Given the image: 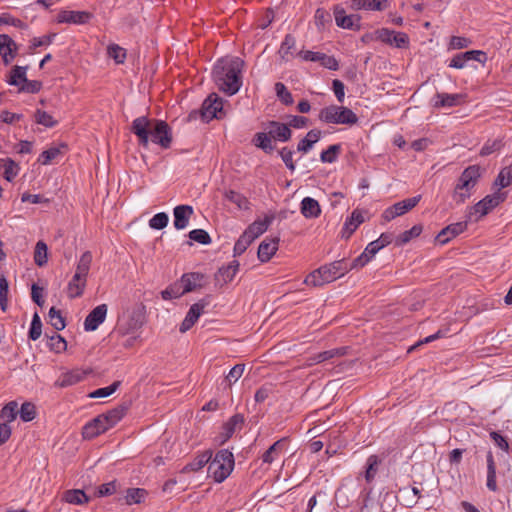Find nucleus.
Here are the masks:
<instances>
[{
    "instance_id": "obj_1",
    "label": "nucleus",
    "mask_w": 512,
    "mask_h": 512,
    "mask_svg": "<svg viewBox=\"0 0 512 512\" xmlns=\"http://www.w3.org/2000/svg\"><path fill=\"white\" fill-rule=\"evenodd\" d=\"M244 61L238 57L220 59L213 69V77L220 90L228 95L236 94L241 85Z\"/></svg>"
},
{
    "instance_id": "obj_2",
    "label": "nucleus",
    "mask_w": 512,
    "mask_h": 512,
    "mask_svg": "<svg viewBox=\"0 0 512 512\" xmlns=\"http://www.w3.org/2000/svg\"><path fill=\"white\" fill-rule=\"evenodd\" d=\"M131 130L138 137L139 143L145 147L148 146L149 138L164 149L171 145V129L165 121L151 122L145 116L138 117L133 121Z\"/></svg>"
},
{
    "instance_id": "obj_3",
    "label": "nucleus",
    "mask_w": 512,
    "mask_h": 512,
    "mask_svg": "<svg viewBox=\"0 0 512 512\" xmlns=\"http://www.w3.org/2000/svg\"><path fill=\"white\" fill-rule=\"evenodd\" d=\"M354 268L352 263L349 264L344 259L334 261L311 272L305 278V283L315 287L321 286L339 279Z\"/></svg>"
},
{
    "instance_id": "obj_4",
    "label": "nucleus",
    "mask_w": 512,
    "mask_h": 512,
    "mask_svg": "<svg viewBox=\"0 0 512 512\" xmlns=\"http://www.w3.org/2000/svg\"><path fill=\"white\" fill-rule=\"evenodd\" d=\"M91 263V252H84L77 262L74 275L67 284V296L70 299L79 298L83 295L87 285V277L90 271Z\"/></svg>"
},
{
    "instance_id": "obj_5",
    "label": "nucleus",
    "mask_w": 512,
    "mask_h": 512,
    "mask_svg": "<svg viewBox=\"0 0 512 512\" xmlns=\"http://www.w3.org/2000/svg\"><path fill=\"white\" fill-rule=\"evenodd\" d=\"M234 468V456L226 450H220L208 465V476L215 482H223Z\"/></svg>"
},
{
    "instance_id": "obj_6",
    "label": "nucleus",
    "mask_w": 512,
    "mask_h": 512,
    "mask_svg": "<svg viewBox=\"0 0 512 512\" xmlns=\"http://www.w3.org/2000/svg\"><path fill=\"white\" fill-rule=\"evenodd\" d=\"M481 177V168L478 165L468 166L460 175L458 183L454 189L455 198L464 202L471 196L472 190L477 185Z\"/></svg>"
},
{
    "instance_id": "obj_7",
    "label": "nucleus",
    "mask_w": 512,
    "mask_h": 512,
    "mask_svg": "<svg viewBox=\"0 0 512 512\" xmlns=\"http://www.w3.org/2000/svg\"><path fill=\"white\" fill-rule=\"evenodd\" d=\"M507 198V192L497 189L493 194L487 195L481 201L472 206L468 217L472 222H479L489 214L495 207L503 203Z\"/></svg>"
},
{
    "instance_id": "obj_8",
    "label": "nucleus",
    "mask_w": 512,
    "mask_h": 512,
    "mask_svg": "<svg viewBox=\"0 0 512 512\" xmlns=\"http://www.w3.org/2000/svg\"><path fill=\"white\" fill-rule=\"evenodd\" d=\"M319 120L331 124L354 125L358 122L357 115L348 107L330 105L320 110Z\"/></svg>"
},
{
    "instance_id": "obj_9",
    "label": "nucleus",
    "mask_w": 512,
    "mask_h": 512,
    "mask_svg": "<svg viewBox=\"0 0 512 512\" xmlns=\"http://www.w3.org/2000/svg\"><path fill=\"white\" fill-rule=\"evenodd\" d=\"M392 236L389 234L382 233L380 237L370 242L364 251L352 261V267L360 268L368 264L374 256L385 246L390 244Z\"/></svg>"
},
{
    "instance_id": "obj_10",
    "label": "nucleus",
    "mask_w": 512,
    "mask_h": 512,
    "mask_svg": "<svg viewBox=\"0 0 512 512\" xmlns=\"http://www.w3.org/2000/svg\"><path fill=\"white\" fill-rule=\"evenodd\" d=\"M421 196H414L404 199L387 208L383 213V219L387 222L394 220L414 208L420 201Z\"/></svg>"
},
{
    "instance_id": "obj_11",
    "label": "nucleus",
    "mask_w": 512,
    "mask_h": 512,
    "mask_svg": "<svg viewBox=\"0 0 512 512\" xmlns=\"http://www.w3.org/2000/svg\"><path fill=\"white\" fill-rule=\"evenodd\" d=\"M265 230L266 229H262V226H248V229L243 232L234 245V257L242 255L254 239Z\"/></svg>"
},
{
    "instance_id": "obj_12",
    "label": "nucleus",
    "mask_w": 512,
    "mask_h": 512,
    "mask_svg": "<svg viewBox=\"0 0 512 512\" xmlns=\"http://www.w3.org/2000/svg\"><path fill=\"white\" fill-rule=\"evenodd\" d=\"M376 38L385 44L397 48L407 47L409 43V37L406 33L395 32L386 28L380 29L376 32Z\"/></svg>"
},
{
    "instance_id": "obj_13",
    "label": "nucleus",
    "mask_w": 512,
    "mask_h": 512,
    "mask_svg": "<svg viewBox=\"0 0 512 512\" xmlns=\"http://www.w3.org/2000/svg\"><path fill=\"white\" fill-rule=\"evenodd\" d=\"M107 312L106 304H100L92 309L84 320V330L87 332L95 331L105 321Z\"/></svg>"
},
{
    "instance_id": "obj_14",
    "label": "nucleus",
    "mask_w": 512,
    "mask_h": 512,
    "mask_svg": "<svg viewBox=\"0 0 512 512\" xmlns=\"http://www.w3.org/2000/svg\"><path fill=\"white\" fill-rule=\"evenodd\" d=\"M223 103L222 99L217 94L213 93L203 102L202 105V117L205 119H213L221 117Z\"/></svg>"
},
{
    "instance_id": "obj_15",
    "label": "nucleus",
    "mask_w": 512,
    "mask_h": 512,
    "mask_svg": "<svg viewBox=\"0 0 512 512\" xmlns=\"http://www.w3.org/2000/svg\"><path fill=\"white\" fill-rule=\"evenodd\" d=\"M92 18V14L87 11L61 10L57 14L58 23L85 24Z\"/></svg>"
},
{
    "instance_id": "obj_16",
    "label": "nucleus",
    "mask_w": 512,
    "mask_h": 512,
    "mask_svg": "<svg viewBox=\"0 0 512 512\" xmlns=\"http://www.w3.org/2000/svg\"><path fill=\"white\" fill-rule=\"evenodd\" d=\"M279 238L266 237L259 245L257 256L260 262H268L278 250Z\"/></svg>"
},
{
    "instance_id": "obj_17",
    "label": "nucleus",
    "mask_w": 512,
    "mask_h": 512,
    "mask_svg": "<svg viewBox=\"0 0 512 512\" xmlns=\"http://www.w3.org/2000/svg\"><path fill=\"white\" fill-rule=\"evenodd\" d=\"M205 275L199 272L185 273L180 278L184 293H189L204 285Z\"/></svg>"
},
{
    "instance_id": "obj_18",
    "label": "nucleus",
    "mask_w": 512,
    "mask_h": 512,
    "mask_svg": "<svg viewBox=\"0 0 512 512\" xmlns=\"http://www.w3.org/2000/svg\"><path fill=\"white\" fill-rule=\"evenodd\" d=\"M465 99V94L437 93L433 105L435 108L454 107L464 103Z\"/></svg>"
},
{
    "instance_id": "obj_19",
    "label": "nucleus",
    "mask_w": 512,
    "mask_h": 512,
    "mask_svg": "<svg viewBox=\"0 0 512 512\" xmlns=\"http://www.w3.org/2000/svg\"><path fill=\"white\" fill-rule=\"evenodd\" d=\"M205 305L201 302L194 303L189 308L184 320L180 325V332L184 333L188 331L199 319L204 312Z\"/></svg>"
},
{
    "instance_id": "obj_20",
    "label": "nucleus",
    "mask_w": 512,
    "mask_h": 512,
    "mask_svg": "<svg viewBox=\"0 0 512 512\" xmlns=\"http://www.w3.org/2000/svg\"><path fill=\"white\" fill-rule=\"evenodd\" d=\"M107 426L102 422L100 415L89 421L83 427L82 435L85 439H93L102 433H105Z\"/></svg>"
},
{
    "instance_id": "obj_21",
    "label": "nucleus",
    "mask_w": 512,
    "mask_h": 512,
    "mask_svg": "<svg viewBox=\"0 0 512 512\" xmlns=\"http://www.w3.org/2000/svg\"><path fill=\"white\" fill-rule=\"evenodd\" d=\"M244 423V417L241 414L233 415L222 427L221 442H226L237 429H240Z\"/></svg>"
},
{
    "instance_id": "obj_22",
    "label": "nucleus",
    "mask_w": 512,
    "mask_h": 512,
    "mask_svg": "<svg viewBox=\"0 0 512 512\" xmlns=\"http://www.w3.org/2000/svg\"><path fill=\"white\" fill-rule=\"evenodd\" d=\"M16 43L7 34L0 35V54L5 64H9L15 56Z\"/></svg>"
},
{
    "instance_id": "obj_23",
    "label": "nucleus",
    "mask_w": 512,
    "mask_h": 512,
    "mask_svg": "<svg viewBox=\"0 0 512 512\" xmlns=\"http://www.w3.org/2000/svg\"><path fill=\"white\" fill-rule=\"evenodd\" d=\"M268 133L273 139L283 142L288 141L291 138V130L289 126L277 121L269 122Z\"/></svg>"
},
{
    "instance_id": "obj_24",
    "label": "nucleus",
    "mask_w": 512,
    "mask_h": 512,
    "mask_svg": "<svg viewBox=\"0 0 512 512\" xmlns=\"http://www.w3.org/2000/svg\"><path fill=\"white\" fill-rule=\"evenodd\" d=\"M486 463H487V480L486 486L488 490L492 492H496L498 490L497 480H496V463L494 460V455L491 451H488L486 455Z\"/></svg>"
},
{
    "instance_id": "obj_25",
    "label": "nucleus",
    "mask_w": 512,
    "mask_h": 512,
    "mask_svg": "<svg viewBox=\"0 0 512 512\" xmlns=\"http://www.w3.org/2000/svg\"><path fill=\"white\" fill-rule=\"evenodd\" d=\"M83 379L84 373L78 369H75L62 373L58 380L55 382V385L62 388L69 387L79 383Z\"/></svg>"
},
{
    "instance_id": "obj_26",
    "label": "nucleus",
    "mask_w": 512,
    "mask_h": 512,
    "mask_svg": "<svg viewBox=\"0 0 512 512\" xmlns=\"http://www.w3.org/2000/svg\"><path fill=\"white\" fill-rule=\"evenodd\" d=\"M239 270V262L237 260L231 261L227 266L219 269L216 279L218 282L227 284L231 282Z\"/></svg>"
},
{
    "instance_id": "obj_27",
    "label": "nucleus",
    "mask_w": 512,
    "mask_h": 512,
    "mask_svg": "<svg viewBox=\"0 0 512 512\" xmlns=\"http://www.w3.org/2000/svg\"><path fill=\"white\" fill-rule=\"evenodd\" d=\"M125 415V409L117 407L106 413L100 414L102 422L107 426V430L113 428Z\"/></svg>"
},
{
    "instance_id": "obj_28",
    "label": "nucleus",
    "mask_w": 512,
    "mask_h": 512,
    "mask_svg": "<svg viewBox=\"0 0 512 512\" xmlns=\"http://www.w3.org/2000/svg\"><path fill=\"white\" fill-rule=\"evenodd\" d=\"M466 226H445L436 236L435 241L444 245L452 238L464 232Z\"/></svg>"
},
{
    "instance_id": "obj_29",
    "label": "nucleus",
    "mask_w": 512,
    "mask_h": 512,
    "mask_svg": "<svg viewBox=\"0 0 512 512\" xmlns=\"http://www.w3.org/2000/svg\"><path fill=\"white\" fill-rule=\"evenodd\" d=\"M67 150V145L65 143H61L57 146H52L49 149L42 152L39 161L43 165L49 164L52 160L56 159L58 156L62 155Z\"/></svg>"
},
{
    "instance_id": "obj_30",
    "label": "nucleus",
    "mask_w": 512,
    "mask_h": 512,
    "mask_svg": "<svg viewBox=\"0 0 512 512\" xmlns=\"http://www.w3.org/2000/svg\"><path fill=\"white\" fill-rule=\"evenodd\" d=\"M63 500L69 504L82 505L89 501V497L83 490L73 489L67 490L63 495Z\"/></svg>"
},
{
    "instance_id": "obj_31",
    "label": "nucleus",
    "mask_w": 512,
    "mask_h": 512,
    "mask_svg": "<svg viewBox=\"0 0 512 512\" xmlns=\"http://www.w3.org/2000/svg\"><path fill=\"white\" fill-rule=\"evenodd\" d=\"M225 200L229 201L230 203L236 205V207L240 210H247L249 209V201L248 199L241 193L234 191V190H228L224 193Z\"/></svg>"
},
{
    "instance_id": "obj_32",
    "label": "nucleus",
    "mask_w": 512,
    "mask_h": 512,
    "mask_svg": "<svg viewBox=\"0 0 512 512\" xmlns=\"http://www.w3.org/2000/svg\"><path fill=\"white\" fill-rule=\"evenodd\" d=\"M320 206L319 203L310 197H306L301 202V212L307 217H316L320 214Z\"/></svg>"
},
{
    "instance_id": "obj_33",
    "label": "nucleus",
    "mask_w": 512,
    "mask_h": 512,
    "mask_svg": "<svg viewBox=\"0 0 512 512\" xmlns=\"http://www.w3.org/2000/svg\"><path fill=\"white\" fill-rule=\"evenodd\" d=\"M321 137V131L317 129L310 130L306 137L302 139L297 146L298 151L307 153Z\"/></svg>"
},
{
    "instance_id": "obj_34",
    "label": "nucleus",
    "mask_w": 512,
    "mask_h": 512,
    "mask_svg": "<svg viewBox=\"0 0 512 512\" xmlns=\"http://www.w3.org/2000/svg\"><path fill=\"white\" fill-rule=\"evenodd\" d=\"M295 38L288 34L285 36L284 41L282 42L280 49H279V55L284 61H289L293 57V50L295 49Z\"/></svg>"
},
{
    "instance_id": "obj_35",
    "label": "nucleus",
    "mask_w": 512,
    "mask_h": 512,
    "mask_svg": "<svg viewBox=\"0 0 512 512\" xmlns=\"http://www.w3.org/2000/svg\"><path fill=\"white\" fill-rule=\"evenodd\" d=\"M193 214V208L190 205H179L174 208V223L187 224Z\"/></svg>"
},
{
    "instance_id": "obj_36",
    "label": "nucleus",
    "mask_w": 512,
    "mask_h": 512,
    "mask_svg": "<svg viewBox=\"0 0 512 512\" xmlns=\"http://www.w3.org/2000/svg\"><path fill=\"white\" fill-rule=\"evenodd\" d=\"M284 441L285 439H280L269 447L262 456L263 463L271 464L280 456L283 450Z\"/></svg>"
},
{
    "instance_id": "obj_37",
    "label": "nucleus",
    "mask_w": 512,
    "mask_h": 512,
    "mask_svg": "<svg viewBox=\"0 0 512 512\" xmlns=\"http://www.w3.org/2000/svg\"><path fill=\"white\" fill-rule=\"evenodd\" d=\"M512 182V163L504 167L494 181V186L502 191V188L508 187Z\"/></svg>"
},
{
    "instance_id": "obj_38",
    "label": "nucleus",
    "mask_w": 512,
    "mask_h": 512,
    "mask_svg": "<svg viewBox=\"0 0 512 512\" xmlns=\"http://www.w3.org/2000/svg\"><path fill=\"white\" fill-rule=\"evenodd\" d=\"M18 415V403L16 401H11L7 403L0 412V419L3 420V423H7L9 425L10 422L14 421Z\"/></svg>"
},
{
    "instance_id": "obj_39",
    "label": "nucleus",
    "mask_w": 512,
    "mask_h": 512,
    "mask_svg": "<svg viewBox=\"0 0 512 512\" xmlns=\"http://www.w3.org/2000/svg\"><path fill=\"white\" fill-rule=\"evenodd\" d=\"M272 137L269 133L259 132L254 137V144L263 151L269 153L273 151L274 146L272 144Z\"/></svg>"
},
{
    "instance_id": "obj_40",
    "label": "nucleus",
    "mask_w": 512,
    "mask_h": 512,
    "mask_svg": "<svg viewBox=\"0 0 512 512\" xmlns=\"http://www.w3.org/2000/svg\"><path fill=\"white\" fill-rule=\"evenodd\" d=\"M47 346L51 351L59 354L67 349V342L61 335L54 333L49 337Z\"/></svg>"
},
{
    "instance_id": "obj_41",
    "label": "nucleus",
    "mask_w": 512,
    "mask_h": 512,
    "mask_svg": "<svg viewBox=\"0 0 512 512\" xmlns=\"http://www.w3.org/2000/svg\"><path fill=\"white\" fill-rule=\"evenodd\" d=\"M26 70H27L26 67L15 66L11 70L10 79H9L8 83L10 85L19 86V88H20L21 85H23L24 82H26V79H27Z\"/></svg>"
},
{
    "instance_id": "obj_42",
    "label": "nucleus",
    "mask_w": 512,
    "mask_h": 512,
    "mask_svg": "<svg viewBox=\"0 0 512 512\" xmlns=\"http://www.w3.org/2000/svg\"><path fill=\"white\" fill-rule=\"evenodd\" d=\"M184 291L182 286L180 285V281H176L169 285L165 290L161 292V297L164 300H172L181 297L184 295Z\"/></svg>"
},
{
    "instance_id": "obj_43",
    "label": "nucleus",
    "mask_w": 512,
    "mask_h": 512,
    "mask_svg": "<svg viewBox=\"0 0 512 512\" xmlns=\"http://www.w3.org/2000/svg\"><path fill=\"white\" fill-rule=\"evenodd\" d=\"M49 317V323L51 326L57 330L61 331L65 328L66 322L64 317L61 315L60 311L57 310L55 307H51L48 312Z\"/></svg>"
},
{
    "instance_id": "obj_44",
    "label": "nucleus",
    "mask_w": 512,
    "mask_h": 512,
    "mask_svg": "<svg viewBox=\"0 0 512 512\" xmlns=\"http://www.w3.org/2000/svg\"><path fill=\"white\" fill-rule=\"evenodd\" d=\"M146 494L147 492L145 489L130 488L126 492L125 501L128 505L139 504L144 500Z\"/></svg>"
},
{
    "instance_id": "obj_45",
    "label": "nucleus",
    "mask_w": 512,
    "mask_h": 512,
    "mask_svg": "<svg viewBox=\"0 0 512 512\" xmlns=\"http://www.w3.org/2000/svg\"><path fill=\"white\" fill-rule=\"evenodd\" d=\"M107 54L117 64H123L125 62L126 50L117 44H110L107 48Z\"/></svg>"
},
{
    "instance_id": "obj_46",
    "label": "nucleus",
    "mask_w": 512,
    "mask_h": 512,
    "mask_svg": "<svg viewBox=\"0 0 512 512\" xmlns=\"http://www.w3.org/2000/svg\"><path fill=\"white\" fill-rule=\"evenodd\" d=\"M379 458L376 455H370L366 461L365 480L370 483L376 475Z\"/></svg>"
},
{
    "instance_id": "obj_47",
    "label": "nucleus",
    "mask_w": 512,
    "mask_h": 512,
    "mask_svg": "<svg viewBox=\"0 0 512 512\" xmlns=\"http://www.w3.org/2000/svg\"><path fill=\"white\" fill-rule=\"evenodd\" d=\"M211 458V454H202L198 457H196L192 462L187 464L184 468V472H190V471H198L201 468H203L206 464L209 465V460Z\"/></svg>"
},
{
    "instance_id": "obj_48",
    "label": "nucleus",
    "mask_w": 512,
    "mask_h": 512,
    "mask_svg": "<svg viewBox=\"0 0 512 512\" xmlns=\"http://www.w3.org/2000/svg\"><path fill=\"white\" fill-rule=\"evenodd\" d=\"M422 233V226H412L411 229L404 231L396 238L397 245H405L413 238L418 237Z\"/></svg>"
},
{
    "instance_id": "obj_49",
    "label": "nucleus",
    "mask_w": 512,
    "mask_h": 512,
    "mask_svg": "<svg viewBox=\"0 0 512 512\" xmlns=\"http://www.w3.org/2000/svg\"><path fill=\"white\" fill-rule=\"evenodd\" d=\"M18 414L22 421L30 422L36 416V407L31 402H24L20 409H18Z\"/></svg>"
},
{
    "instance_id": "obj_50",
    "label": "nucleus",
    "mask_w": 512,
    "mask_h": 512,
    "mask_svg": "<svg viewBox=\"0 0 512 512\" xmlns=\"http://www.w3.org/2000/svg\"><path fill=\"white\" fill-rule=\"evenodd\" d=\"M34 119L37 124L43 125L47 128H52L57 125V121L44 110H36Z\"/></svg>"
},
{
    "instance_id": "obj_51",
    "label": "nucleus",
    "mask_w": 512,
    "mask_h": 512,
    "mask_svg": "<svg viewBox=\"0 0 512 512\" xmlns=\"http://www.w3.org/2000/svg\"><path fill=\"white\" fill-rule=\"evenodd\" d=\"M47 245L43 241H38L35 247L34 261L38 266H43L47 263Z\"/></svg>"
},
{
    "instance_id": "obj_52",
    "label": "nucleus",
    "mask_w": 512,
    "mask_h": 512,
    "mask_svg": "<svg viewBox=\"0 0 512 512\" xmlns=\"http://www.w3.org/2000/svg\"><path fill=\"white\" fill-rule=\"evenodd\" d=\"M275 92L277 97L280 99V101L285 105H291L293 104V97L292 94L287 90L286 86L281 83L277 82L275 84Z\"/></svg>"
},
{
    "instance_id": "obj_53",
    "label": "nucleus",
    "mask_w": 512,
    "mask_h": 512,
    "mask_svg": "<svg viewBox=\"0 0 512 512\" xmlns=\"http://www.w3.org/2000/svg\"><path fill=\"white\" fill-rule=\"evenodd\" d=\"M42 333V322L38 315L35 313L32 317L30 329H29V338L33 341H36L40 338Z\"/></svg>"
},
{
    "instance_id": "obj_54",
    "label": "nucleus",
    "mask_w": 512,
    "mask_h": 512,
    "mask_svg": "<svg viewBox=\"0 0 512 512\" xmlns=\"http://www.w3.org/2000/svg\"><path fill=\"white\" fill-rule=\"evenodd\" d=\"M119 385H120L119 381L113 382L111 385H109L107 387H102V388L96 389L95 391L90 393L89 397H91V398L108 397V396L112 395L118 389Z\"/></svg>"
},
{
    "instance_id": "obj_55",
    "label": "nucleus",
    "mask_w": 512,
    "mask_h": 512,
    "mask_svg": "<svg viewBox=\"0 0 512 512\" xmlns=\"http://www.w3.org/2000/svg\"><path fill=\"white\" fill-rule=\"evenodd\" d=\"M314 20L318 29H324L331 22V15L327 10L318 8L315 12Z\"/></svg>"
},
{
    "instance_id": "obj_56",
    "label": "nucleus",
    "mask_w": 512,
    "mask_h": 512,
    "mask_svg": "<svg viewBox=\"0 0 512 512\" xmlns=\"http://www.w3.org/2000/svg\"><path fill=\"white\" fill-rule=\"evenodd\" d=\"M340 149H341V147L338 144L329 146L327 150H324L321 153V155H320L321 161L324 163H333L334 161H336L337 156L340 152Z\"/></svg>"
},
{
    "instance_id": "obj_57",
    "label": "nucleus",
    "mask_w": 512,
    "mask_h": 512,
    "mask_svg": "<svg viewBox=\"0 0 512 512\" xmlns=\"http://www.w3.org/2000/svg\"><path fill=\"white\" fill-rule=\"evenodd\" d=\"M335 21L337 26L350 29L353 27V19L351 16L345 15V12L343 9H336L335 10Z\"/></svg>"
},
{
    "instance_id": "obj_58",
    "label": "nucleus",
    "mask_w": 512,
    "mask_h": 512,
    "mask_svg": "<svg viewBox=\"0 0 512 512\" xmlns=\"http://www.w3.org/2000/svg\"><path fill=\"white\" fill-rule=\"evenodd\" d=\"M389 6V0H365L364 10L383 11Z\"/></svg>"
},
{
    "instance_id": "obj_59",
    "label": "nucleus",
    "mask_w": 512,
    "mask_h": 512,
    "mask_svg": "<svg viewBox=\"0 0 512 512\" xmlns=\"http://www.w3.org/2000/svg\"><path fill=\"white\" fill-rule=\"evenodd\" d=\"M189 237L191 240L200 244H209L211 242L209 234L203 229H195L191 231L189 233Z\"/></svg>"
},
{
    "instance_id": "obj_60",
    "label": "nucleus",
    "mask_w": 512,
    "mask_h": 512,
    "mask_svg": "<svg viewBox=\"0 0 512 512\" xmlns=\"http://www.w3.org/2000/svg\"><path fill=\"white\" fill-rule=\"evenodd\" d=\"M244 369L245 365L243 364H237L230 369L229 373L226 376V381L229 383V385L239 380V378L243 375Z\"/></svg>"
},
{
    "instance_id": "obj_61",
    "label": "nucleus",
    "mask_w": 512,
    "mask_h": 512,
    "mask_svg": "<svg viewBox=\"0 0 512 512\" xmlns=\"http://www.w3.org/2000/svg\"><path fill=\"white\" fill-rule=\"evenodd\" d=\"M463 57H465L467 61L474 60L482 64L487 61V54L481 50L466 51L463 53Z\"/></svg>"
},
{
    "instance_id": "obj_62",
    "label": "nucleus",
    "mask_w": 512,
    "mask_h": 512,
    "mask_svg": "<svg viewBox=\"0 0 512 512\" xmlns=\"http://www.w3.org/2000/svg\"><path fill=\"white\" fill-rule=\"evenodd\" d=\"M19 171L18 165L11 159H7L4 164V175L8 181H11Z\"/></svg>"
},
{
    "instance_id": "obj_63",
    "label": "nucleus",
    "mask_w": 512,
    "mask_h": 512,
    "mask_svg": "<svg viewBox=\"0 0 512 512\" xmlns=\"http://www.w3.org/2000/svg\"><path fill=\"white\" fill-rule=\"evenodd\" d=\"M41 87L42 83L40 81L26 79V82L21 85L19 90L27 93H37L40 91Z\"/></svg>"
},
{
    "instance_id": "obj_64",
    "label": "nucleus",
    "mask_w": 512,
    "mask_h": 512,
    "mask_svg": "<svg viewBox=\"0 0 512 512\" xmlns=\"http://www.w3.org/2000/svg\"><path fill=\"white\" fill-rule=\"evenodd\" d=\"M320 64L330 70H337L339 68L338 61L335 57L322 53Z\"/></svg>"
}]
</instances>
